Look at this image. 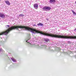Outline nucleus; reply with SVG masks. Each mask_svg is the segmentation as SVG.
<instances>
[{
	"instance_id": "nucleus-1",
	"label": "nucleus",
	"mask_w": 76,
	"mask_h": 76,
	"mask_svg": "<svg viewBox=\"0 0 76 76\" xmlns=\"http://www.w3.org/2000/svg\"><path fill=\"white\" fill-rule=\"evenodd\" d=\"M42 9L43 10H46V11H50L51 9V8L49 6H45Z\"/></svg>"
},
{
	"instance_id": "nucleus-2",
	"label": "nucleus",
	"mask_w": 76,
	"mask_h": 76,
	"mask_svg": "<svg viewBox=\"0 0 76 76\" xmlns=\"http://www.w3.org/2000/svg\"><path fill=\"white\" fill-rule=\"evenodd\" d=\"M34 7L35 9H38V5L37 4H34Z\"/></svg>"
},
{
	"instance_id": "nucleus-3",
	"label": "nucleus",
	"mask_w": 76,
	"mask_h": 76,
	"mask_svg": "<svg viewBox=\"0 0 76 76\" xmlns=\"http://www.w3.org/2000/svg\"><path fill=\"white\" fill-rule=\"evenodd\" d=\"M49 41H50V40L47 38H44L43 39V42H48Z\"/></svg>"
},
{
	"instance_id": "nucleus-4",
	"label": "nucleus",
	"mask_w": 76,
	"mask_h": 76,
	"mask_svg": "<svg viewBox=\"0 0 76 76\" xmlns=\"http://www.w3.org/2000/svg\"><path fill=\"white\" fill-rule=\"evenodd\" d=\"M0 17L3 18H4L5 17V15L4 14L0 13Z\"/></svg>"
},
{
	"instance_id": "nucleus-5",
	"label": "nucleus",
	"mask_w": 76,
	"mask_h": 76,
	"mask_svg": "<svg viewBox=\"0 0 76 76\" xmlns=\"http://www.w3.org/2000/svg\"><path fill=\"white\" fill-rule=\"evenodd\" d=\"M5 2L8 5V6H10V3L9 2V1H5Z\"/></svg>"
},
{
	"instance_id": "nucleus-6",
	"label": "nucleus",
	"mask_w": 76,
	"mask_h": 76,
	"mask_svg": "<svg viewBox=\"0 0 76 76\" xmlns=\"http://www.w3.org/2000/svg\"><path fill=\"white\" fill-rule=\"evenodd\" d=\"M56 0H50L49 1L50 3H53L54 2L55 3L56 2Z\"/></svg>"
},
{
	"instance_id": "nucleus-7",
	"label": "nucleus",
	"mask_w": 76,
	"mask_h": 76,
	"mask_svg": "<svg viewBox=\"0 0 76 76\" xmlns=\"http://www.w3.org/2000/svg\"><path fill=\"white\" fill-rule=\"evenodd\" d=\"M37 25L38 26H43V24L42 23H40L38 24Z\"/></svg>"
},
{
	"instance_id": "nucleus-8",
	"label": "nucleus",
	"mask_w": 76,
	"mask_h": 76,
	"mask_svg": "<svg viewBox=\"0 0 76 76\" xmlns=\"http://www.w3.org/2000/svg\"><path fill=\"white\" fill-rule=\"evenodd\" d=\"M72 12L73 13V15H76V13L74 12V11L73 10H71Z\"/></svg>"
},
{
	"instance_id": "nucleus-9",
	"label": "nucleus",
	"mask_w": 76,
	"mask_h": 76,
	"mask_svg": "<svg viewBox=\"0 0 76 76\" xmlns=\"http://www.w3.org/2000/svg\"><path fill=\"white\" fill-rule=\"evenodd\" d=\"M11 59L13 61H14L15 62H16V61L15 59L13 58H11Z\"/></svg>"
},
{
	"instance_id": "nucleus-10",
	"label": "nucleus",
	"mask_w": 76,
	"mask_h": 76,
	"mask_svg": "<svg viewBox=\"0 0 76 76\" xmlns=\"http://www.w3.org/2000/svg\"><path fill=\"white\" fill-rule=\"evenodd\" d=\"M19 16L20 17V16H24V15H23V14H20Z\"/></svg>"
},
{
	"instance_id": "nucleus-11",
	"label": "nucleus",
	"mask_w": 76,
	"mask_h": 76,
	"mask_svg": "<svg viewBox=\"0 0 76 76\" xmlns=\"http://www.w3.org/2000/svg\"><path fill=\"white\" fill-rule=\"evenodd\" d=\"M6 26H8V28L10 27V25H7Z\"/></svg>"
},
{
	"instance_id": "nucleus-12",
	"label": "nucleus",
	"mask_w": 76,
	"mask_h": 76,
	"mask_svg": "<svg viewBox=\"0 0 76 76\" xmlns=\"http://www.w3.org/2000/svg\"><path fill=\"white\" fill-rule=\"evenodd\" d=\"M2 48H1L0 49V51H2Z\"/></svg>"
},
{
	"instance_id": "nucleus-13",
	"label": "nucleus",
	"mask_w": 76,
	"mask_h": 76,
	"mask_svg": "<svg viewBox=\"0 0 76 76\" xmlns=\"http://www.w3.org/2000/svg\"><path fill=\"white\" fill-rule=\"evenodd\" d=\"M68 42L69 44H70V43H71V42H70V41H68Z\"/></svg>"
},
{
	"instance_id": "nucleus-14",
	"label": "nucleus",
	"mask_w": 76,
	"mask_h": 76,
	"mask_svg": "<svg viewBox=\"0 0 76 76\" xmlns=\"http://www.w3.org/2000/svg\"><path fill=\"white\" fill-rule=\"evenodd\" d=\"M28 40H29V39H28V40H27L26 41V42H27V41H28Z\"/></svg>"
},
{
	"instance_id": "nucleus-15",
	"label": "nucleus",
	"mask_w": 76,
	"mask_h": 76,
	"mask_svg": "<svg viewBox=\"0 0 76 76\" xmlns=\"http://www.w3.org/2000/svg\"><path fill=\"white\" fill-rule=\"evenodd\" d=\"M28 43H29V42H27Z\"/></svg>"
},
{
	"instance_id": "nucleus-16",
	"label": "nucleus",
	"mask_w": 76,
	"mask_h": 76,
	"mask_svg": "<svg viewBox=\"0 0 76 76\" xmlns=\"http://www.w3.org/2000/svg\"><path fill=\"white\" fill-rule=\"evenodd\" d=\"M75 30H76V28H75Z\"/></svg>"
},
{
	"instance_id": "nucleus-17",
	"label": "nucleus",
	"mask_w": 76,
	"mask_h": 76,
	"mask_svg": "<svg viewBox=\"0 0 76 76\" xmlns=\"http://www.w3.org/2000/svg\"><path fill=\"white\" fill-rule=\"evenodd\" d=\"M30 38H29V39H30Z\"/></svg>"
},
{
	"instance_id": "nucleus-18",
	"label": "nucleus",
	"mask_w": 76,
	"mask_h": 76,
	"mask_svg": "<svg viewBox=\"0 0 76 76\" xmlns=\"http://www.w3.org/2000/svg\"><path fill=\"white\" fill-rule=\"evenodd\" d=\"M0 1H1V0H0Z\"/></svg>"
},
{
	"instance_id": "nucleus-19",
	"label": "nucleus",
	"mask_w": 76,
	"mask_h": 76,
	"mask_svg": "<svg viewBox=\"0 0 76 76\" xmlns=\"http://www.w3.org/2000/svg\"><path fill=\"white\" fill-rule=\"evenodd\" d=\"M30 44H31V43H30Z\"/></svg>"
}]
</instances>
